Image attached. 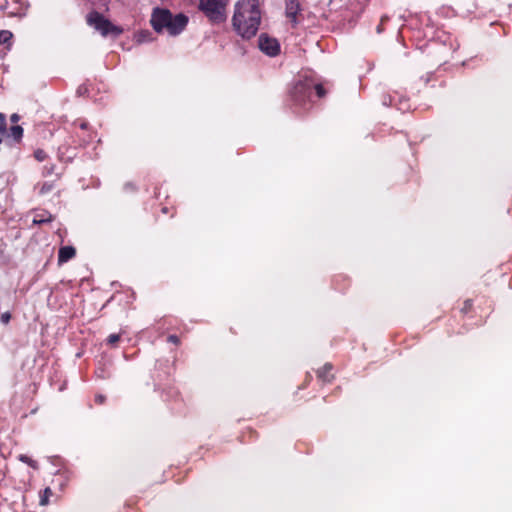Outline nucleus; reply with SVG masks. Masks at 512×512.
<instances>
[{"label": "nucleus", "mask_w": 512, "mask_h": 512, "mask_svg": "<svg viewBox=\"0 0 512 512\" xmlns=\"http://www.w3.org/2000/svg\"><path fill=\"white\" fill-rule=\"evenodd\" d=\"M261 10L258 0H239L235 5L233 27L243 38L253 37L260 25Z\"/></svg>", "instance_id": "f257e3e1"}, {"label": "nucleus", "mask_w": 512, "mask_h": 512, "mask_svg": "<svg viewBox=\"0 0 512 512\" xmlns=\"http://www.w3.org/2000/svg\"><path fill=\"white\" fill-rule=\"evenodd\" d=\"M188 21V17L183 13L173 14L169 10L161 8L153 10L150 20L156 32L173 37L181 34L185 30Z\"/></svg>", "instance_id": "f03ea898"}, {"label": "nucleus", "mask_w": 512, "mask_h": 512, "mask_svg": "<svg viewBox=\"0 0 512 512\" xmlns=\"http://www.w3.org/2000/svg\"><path fill=\"white\" fill-rule=\"evenodd\" d=\"M228 0H200V9L214 23H221L226 19V5Z\"/></svg>", "instance_id": "7ed1b4c3"}, {"label": "nucleus", "mask_w": 512, "mask_h": 512, "mask_svg": "<svg viewBox=\"0 0 512 512\" xmlns=\"http://www.w3.org/2000/svg\"><path fill=\"white\" fill-rule=\"evenodd\" d=\"M87 22L90 26L94 27L103 36L108 34L119 35L122 33V29L113 25L107 19L97 12H92L87 16Z\"/></svg>", "instance_id": "20e7f679"}, {"label": "nucleus", "mask_w": 512, "mask_h": 512, "mask_svg": "<svg viewBox=\"0 0 512 512\" xmlns=\"http://www.w3.org/2000/svg\"><path fill=\"white\" fill-rule=\"evenodd\" d=\"M259 49L269 57H275L280 52L278 40L268 34L262 33L258 38Z\"/></svg>", "instance_id": "39448f33"}, {"label": "nucleus", "mask_w": 512, "mask_h": 512, "mask_svg": "<svg viewBox=\"0 0 512 512\" xmlns=\"http://www.w3.org/2000/svg\"><path fill=\"white\" fill-rule=\"evenodd\" d=\"M75 256V249L72 246L61 247L58 254L59 263H65Z\"/></svg>", "instance_id": "423d86ee"}, {"label": "nucleus", "mask_w": 512, "mask_h": 512, "mask_svg": "<svg viewBox=\"0 0 512 512\" xmlns=\"http://www.w3.org/2000/svg\"><path fill=\"white\" fill-rule=\"evenodd\" d=\"M312 84L306 83V84H298L295 86L294 89V97L296 100H300L302 95H309L311 93Z\"/></svg>", "instance_id": "0eeeda50"}, {"label": "nucleus", "mask_w": 512, "mask_h": 512, "mask_svg": "<svg viewBox=\"0 0 512 512\" xmlns=\"http://www.w3.org/2000/svg\"><path fill=\"white\" fill-rule=\"evenodd\" d=\"M299 11V3L296 0H289L286 4V14L292 20L296 19Z\"/></svg>", "instance_id": "6e6552de"}, {"label": "nucleus", "mask_w": 512, "mask_h": 512, "mask_svg": "<svg viewBox=\"0 0 512 512\" xmlns=\"http://www.w3.org/2000/svg\"><path fill=\"white\" fill-rule=\"evenodd\" d=\"M332 365L325 364L322 368L318 370V377L322 379L324 382H329L332 379Z\"/></svg>", "instance_id": "1a4fd4ad"}, {"label": "nucleus", "mask_w": 512, "mask_h": 512, "mask_svg": "<svg viewBox=\"0 0 512 512\" xmlns=\"http://www.w3.org/2000/svg\"><path fill=\"white\" fill-rule=\"evenodd\" d=\"M9 136H11L15 141H20L23 136V129L19 125L12 126L9 131Z\"/></svg>", "instance_id": "9d476101"}, {"label": "nucleus", "mask_w": 512, "mask_h": 512, "mask_svg": "<svg viewBox=\"0 0 512 512\" xmlns=\"http://www.w3.org/2000/svg\"><path fill=\"white\" fill-rule=\"evenodd\" d=\"M51 221V215L48 212L38 213L33 218V223L40 224Z\"/></svg>", "instance_id": "9b49d317"}, {"label": "nucleus", "mask_w": 512, "mask_h": 512, "mask_svg": "<svg viewBox=\"0 0 512 512\" xmlns=\"http://www.w3.org/2000/svg\"><path fill=\"white\" fill-rule=\"evenodd\" d=\"M38 187H39V194L46 195L53 190L54 184H53V182H44V183L40 184Z\"/></svg>", "instance_id": "f8f14e48"}, {"label": "nucleus", "mask_w": 512, "mask_h": 512, "mask_svg": "<svg viewBox=\"0 0 512 512\" xmlns=\"http://www.w3.org/2000/svg\"><path fill=\"white\" fill-rule=\"evenodd\" d=\"M12 33L8 30H1L0 31V45L1 44H10V41L12 39Z\"/></svg>", "instance_id": "ddd939ff"}, {"label": "nucleus", "mask_w": 512, "mask_h": 512, "mask_svg": "<svg viewBox=\"0 0 512 512\" xmlns=\"http://www.w3.org/2000/svg\"><path fill=\"white\" fill-rule=\"evenodd\" d=\"M52 495L50 488H46L40 497V504L47 505L49 503V497Z\"/></svg>", "instance_id": "4468645a"}, {"label": "nucleus", "mask_w": 512, "mask_h": 512, "mask_svg": "<svg viewBox=\"0 0 512 512\" xmlns=\"http://www.w3.org/2000/svg\"><path fill=\"white\" fill-rule=\"evenodd\" d=\"M149 35H150V33H149V32H147V31H142V32H140V33H138V34L136 35V41H137L138 43L146 42V41H148V40H149V39H148Z\"/></svg>", "instance_id": "2eb2a0df"}, {"label": "nucleus", "mask_w": 512, "mask_h": 512, "mask_svg": "<svg viewBox=\"0 0 512 512\" xmlns=\"http://www.w3.org/2000/svg\"><path fill=\"white\" fill-rule=\"evenodd\" d=\"M19 460L24 462V463H27L28 465H30L31 467L33 468H37V464L34 460L30 459L28 456L26 455H20L19 456Z\"/></svg>", "instance_id": "dca6fc26"}, {"label": "nucleus", "mask_w": 512, "mask_h": 512, "mask_svg": "<svg viewBox=\"0 0 512 512\" xmlns=\"http://www.w3.org/2000/svg\"><path fill=\"white\" fill-rule=\"evenodd\" d=\"M34 156L35 158L38 160V161H44L46 159V153L43 151V150H37L35 151L34 153Z\"/></svg>", "instance_id": "f3484780"}, {"label": "nucleus", "mask_w": 512, "mask_h": 512, "mask_svg": "<svg viewBox=\"0 0 512 512\" xmlns=\"http://www.w3.org/2000/svg\"><path fill=\"white\" fill-rule=\"evenodd\" d=\"M120 339V336L118 334H111L109 335V337L107 338V342L110 344V345H114L115 343L118 342V340Z\"/></svg>", "instance_id": "a211bd4d"}, {"label": "nucleus", "mask_w": 512, "mask_h": 512, "mask_svg": "<svg viewBox=\"0 0 512 512\" xmlns=\"http://www.w3.org/2000/svg\"><path fill=\"white\" fill-rule=\"evenodd\" d=\"M314 88L318 97H323L325 95V91L321 85L317 84Z\"/></svg>", "instance_id": "6ab92c4d"}, {"label": "nucleus", "mask_w": 512, "mask_h": 512, "mask_svg": "<svg viewBox=\"0 0 512 512\" xmlns=\"http://www.w3.org/2000/svg\"><path fill=\"white\" fill-rule=\"evenodd\" d=\"M1 320H2L3 323H8L9 320H10V314L9 313L2 314Z\"/></svg>", "instance_id": "aec40b11"}, {"label": "nucleus", "mask_w": 512, "mask_h": 512, "mask_svg": "<svg viewBox=\"0 0 512 512\" xmlns=\"http://www.w3.org/2000/svg\"><path fill=\"white\" fill-rule=\"evenodd\" d=\"M6 131V122H0V135L4 134Z\"/></svg>", "instance_id": "412c9836"}, {"label": "nucleus", "mask_w": 512, "mask_h": 512, "mask_svg": "<svg viewBox=\"0 0 512 512\" xmlns=\"http://www.w3.org/2000/svg\"><path fill=\"white\" fill-rule=\"evenodd\" d=\"M168 340L172 343H177L178 342V338L174 335H171L169 336Z\"/></svg>", "instance_id": "4be33fe9"}, {"label": "nucleus", "mask_w": 512, "mask_h": 512, "mask_svg": "<svg viewBox=\"0 0 512 512\" xmlns=\"http://www.w3.org/2000/svg\"><path fill=\"white\" fill-rule=\"evenodd\" d=\"M19 120V116L17 114H12L11 115V121L16 123L17 121Z\"/></svg>", "instance_id": "5701e85b"}, {"label": "nucleus", "mask_w": 512, "mask_h": 512, "mask_svg": "<svg viewBox=\"0 0 512 512\" xmlns=\"http://www.w3.org/2000/svg\"><path fill=\"white\" fill-rule=\"evenodd\" d=\"M0 122H6V117L3 113H0Z\"/></svg>", "instance_id": "b1692460"}, {"label": "nucleus", "mask_w": 512, "mask_h": 512, "mask_svg": "<svg viewBox=\"0 0 512 512\" xmlns=\"http://www.w3.org/2000/svg\"><path fill=\"white\" fill-rule=\"evenodd\" d=\"M96 400H97V401H99V402L101 403V402L103 401V397H102V396H98V397L96 398Z\"/></svg>", "instance_id": "393cba45"}, {"label": "nucleus", "mask_w": 512, "mask_h": 512, "mask_svg": "<svg viewBox=\"0 0 512 512\" xmlns=\"http://www.w3.org/2000/svg\"><path fill=\"white\" fill-rule=\"evenodd\" d=\"M2 142V138L0 137V143Z\"/></svg>", "instance_id": "a878e982"}]
</instances>
